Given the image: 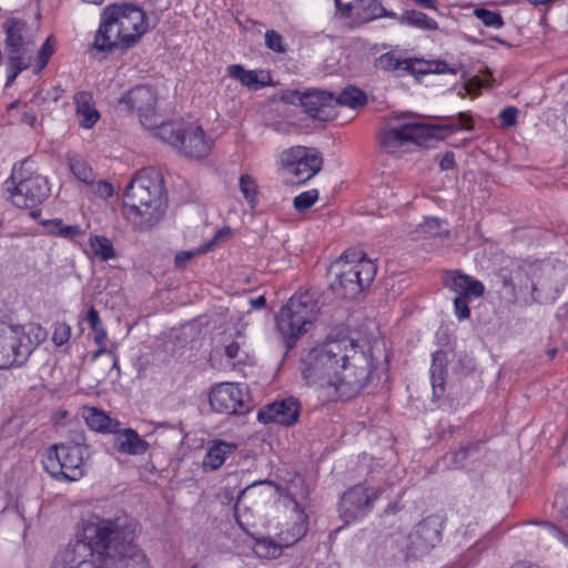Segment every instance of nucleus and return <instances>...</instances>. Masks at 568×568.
Masks as SVG:
<instances>
[{"mask_svg":"<svg viewBox=\"0 0 568 568\" xmlns=\"http://www.w3.org/2000/svg\"><path fill=\"white\" fill-rule=\"evenodd\" d=\"M77 536H82L97 550L98 561L113 568H148V558L134 542V528L120 518L90 514L81 520Z\"/></svg>","mask_w":568,"mask_h":568,"instance_id":"obj_1","label":"nucleus"},{"mask_svg":"<svg viewBox=\"0 0 568 568\" xmlns=\"http://www.w3.org/2000/svg\"><path fill=\"white\" fill-rule=\"evenodd\" d=\"M164 181L159 171L144 168L123 191V215L139 231H149L164 216Z\"/></svg>","mask_w":568,"mask_h":568,"instance_id":"obj_2","label":"nucleus"},{"mask_svg":"<svg viewBox=\"0 0 568 568\" xmlns=\"http://www.w3.org/2000/svg\"><path fill=\"white\" fill-rule=\"evenodd\" d=\"M321 311L320 295L315 290L296 292L275 316L276 329L286 353L308 332Z\"/></svg>","mask_w":568,"mask_h":568,"instance_id":"obj_3","label":"nucleus"},{"mask_svg":"<svg viewBox=\"0 0 568 568\" xmlns=\"http://www.w3.org/2000/svg\"><path fill=\"white\" fill-rule=\"evenodd\" d=\"M377 363L371 346L354 353L343 354L336 369L334 398L349 400L363 392L373 381Z\"/></svg>","mask_w":568,"mask_h":568,"instance_id":"obj_4","label":"nucleus"},{"mask_svg":"<svg viewBox=\"0 0 568 568\" xmlns=\"http://www.w3.org/2000/svg\"><path fill=\"white\" fill-rule=\"evenodd\" d=\"M3 185L9 194L8 199L20 209L37 207L51 194L49 180L36 172L31 158L14 163Z\"/></svg>","mask_w":568,"mask_h":568,"instance_id":"obj_5","label":"nucleus"},{"mask_svg":"<svg viewBox=\"0 0 568 568\" xmlns=\"http://www.w3.org/2000/svg\"><path fill=\"white\" fill-rule=\"evenodd\" d=\"M338 267L336 278L331 283L333 293L344 300L356 298L375 278L376 265L367 258L365 253L345 251L343 255L332 264V268Z\"/></svg>","mask_w":568,"mask_h":568,"instance_id":"obj_6","label":"nucleus"},{"mask_svg":"<svg viewBox=\"0 0 568 568\" xmlns=\"http://www.w3.org/2000/svg\"><path fill=\"white\" fill-rule=\"evenodd\" d=\"M91 454V448L53 444L42 455L43 469L57 480L77 481L87 474Z\"/></svg>","mask_w":568,"mask_h":568,"instance_id":"obj_7","label":"nucleus"},{"mask_svg":"<svg viewBox=\"0 0 568 568\" xmlns=\"http://www.w3.org/2000/svg\"><path fill=\"white\" fill-rule=\"evenodd\" d=\"M338 347L317 344L301 356L300 373L307 386L327 387L334 390L336 369L341 358L334 353Z\"/></svg>","mask_w":568,"mask_h":568,"instance_id":"obj_8","label":"nucleus"},{"mask_svg":"<svg viewBox=\"0 0 568 568\" xmlns=\"http://www.w3.org/2000/svg\"><path fill=\"white\" fill-rule=\"evenodd\" d=\"M156 136L190 159L206 158L213 145L201 125L163 123L158 128Z\"/></svg>","mask_w":568,"mask_h":568,"instance_id":"obj_9","label":"nucleus"},{"mask_svg":"<svg viewBox=\"0 0 568 568\" xmlns=\"http://www.w3.org/2000/svg\"><path fill=\"white\" fill-rule=\"evenodd\" d=\"M285 183L304 184L316 175L323 166V156L315 149L302 145L284 150L280 158Z\"/></svg>","mask_w":568,"mask_h":568,"instance_id":"obj_10","label":"nucleus"},{"mask_svg":"<svg viewBox=\"0 0 568 568\" xmlns=\"http://www.w3.org/2000/svg\"><path fill=\"white\" fill-rule=\"evenodd\" d=\"M116 17L118 36H123L124 47L132 49L138 44L142 36L149 31V18L146 12L133 2H114L108 4Z\"/></svg>","mask_w":568,"mask_h":568,"instance_id":"obj_11","label":"nucleus"},{"mask_svg":"<svg viewBox=\"0 0 568 568\" xmlns=\"http://www.w3.org/2000/svg\"><path fill=\"white\" fill-rule=\"evenodd\" d=\"M209 403L217 414L245 415L252 408L247 387L239 383L213 385L209 393Z\"/></svg>","mask_w":568,"mask_h":568,"instance_id":"obj_12","label":"nucleus"},{"mask_svg":"<svg viewBox=\"0 0 568 568\" xmlns=\"http://www.w3.org/2000/svg\"><path fill=\"white\" fill-rule=\"evenodd\" d=\"M379 495V489L369 486L366 481L349 487L339 498V517L345 524L363 519L373 510Z\"/></svg>","mask_w":568,"mask_h":568,"instance_id":"obj_13","label":"nucleus"},{"mask_svg":"<svg viewBox=\"0 0 568 568\" xmlns=\"http://www.w3.org/2000/svg\"><path fill=\"white\" fill-rule=\"evenodd\" d=\"M443 538V525L438 516H427L407 536L405 558L418 559L428 555Z\"/></svg>","mask_w":568,"mask_h":568,"instance_id":"obj_14","label":"nucleus"},{"mask_svg":"<svg viewBox=\"0 0 568 568\" xmlns=\"http://www.w3.org/2000/svg\"><path fill=\"white\" fill-rule=\"evenodd\" d=\"M158 103L156 90L150 84H138L128 90L118 102L119 108L136 112L143 125H153Z\"/></svg>","mask_w":568,"mask_h":568,"instance_id":"obj_15","label":"nucleus"},{"mask_svg":"<svg viewBox=\"0 0 568 568\" xmlns=\"http://www.w3.org/2000/svg\"><path fill=\"white\" fill-rule=\"evenodd\" d=\"M20 335V325L0 322V369L20 367L27 362V344Z\"/></svg>","mask_w":568,"mask_h":568,"instance_id":"obj_16","label":"nucleus"},{"mask_svg":"<svg viewBox=\"0 0 568 568\" xmlns=\"http://www.w3.org/2000/svg\"><path fill=\"white\" fill-rule=\"evenodd\" d=\"M116 17L109 6L104 7L100 13L99 28L95 31L92 49L101 53L119 52L126 53L130 48L122 43L123 36L118 33Z\"/></svg>","mask_w":568,"mask_h":568,"instance_id":"obj_17","label":"nucleus"},{"mask_svg":"<svg viewBox=\"0 0 568 568\" xmlns=\"http://www.w3.org/2000/svg\"><path fill=\"white\" fill-rule=\"evenodd\" d=\"M301 412L302 404L300 399L287 396L264 405L257 413V420L265 425L275 423L291 427L298 422Z\"/></svg>","mask_w":568,"mask_h":568,"instance_id":"obj_18","label":"nucleus"},{"mask_svg":"<svg viewBox=\"0 0 568 568\" xmlns=\"http://www.w3.org/2000/svg\"><path fill=\"white\" fill-rule=\"evenodd\" d=\"M303 110L314 120L333 121L337 116L335 95L328 91L310 89L305 91Z\"/></svg>","mask_w":568,"mask_h":568,"instance_id":"obj_19","label":"nucleus"},{"mask_svg":"<svg viewBox=\"0 0 568 568\" xmlns=\"http://www.w3.org/2000/svg\"><path fill=\"white\" fill-rule=\"evenodd\" d=\"M2 29L6 34V52L24 54L28 51V47L34 43L31 28L24 19L18 17L7 18L2 23Z\"/></svg>","mask_w":568,"mask_h":568,"instance_id":"obj_20","label":"nucleus"},{"mask_svg":"<svg viewBox=\"0 0 568 568\" xmlns=\"http://www.w3.org/2000/svg\"><path fill=\"white\" fill-rule=\"evenodd\" d=\"M113 448L121 454L139 456L145 454L150 447V444L133 428L118 426V433H113Z\"/></svg>","mask_w":568,"mask_h":568,"instance_id":"obj_21","label":"nucleus"},{"mask_svg":"<svg viewBox=\"0 0 568 568\" xmlns=\"http://www.w3.org/2000/svg\"><path fill=\"white\" fill-rule=\"evenodd\" d=\"M237 446L223 439H214L210 442L206 454L202 460V469L205 473L220 469L225 460L234 454Z\"/></svg>","mask_w":568,"mask_h":568,"instance_id":"obj_22","label":"nucleus"},{"mask_svg":"<svg viewBox=\"0 0 568 568\" xmlns=\"http://www.w3.org/2000/svg\"><path fill=\"white\" fill-rule=\"evenodd\" d=\"M406 142L428 148L432 141L443 140V129L437 124L420 122L404 123Z\"/></svg>","mask_w":568,"mask_h":568,"instance_id":"obj_23","label":"nucleus"},{"mask_svg":"<svg viewBox=\"0 0 568 568\" xmlns=\"http://www.w3.org/2000/svg\"><path fill=\"white\" fill-rule=\"evenodd\" d=\"M376 69L384 72H392L396 77L410 74L415 77L416 61L415 58H399L394 52H386L375 59L374 63Z\"/></svg>","mask_w":568,"mask_h":568,"instance_id":"obj_24","label":"nucleus"},{"mask_svg":"<svg viewBox=\"0 0 568 568\" xmlns=\"http://www.w3.org/2000/svg\"><path fill=\"white\" fill-rule=\"evenodd\" d=\"M501 282L504 288L508 290L514 297L517 298L530 291L532 300L535 302L539 301L536 284L528 277L524 270L517 268L510 272L509 275L503 274Z\"/></svg>","mask_w":568,"mask_h":568,"instance_id":"obj_25","label":"nucleus"},{"mask_svg":"<svg viewBox=\"0 0 568 568\" xmlns=\"http://www.w3.org/2000/svg\"><path fill=\"white\" fill-rule=\"evenodd\" d=\"M95 557L97 550L82 536H78L75 542L70 545L65 552V560L70 568H82L83 566L94 568Z\"/></svg>","mask_w":568,"mask_h":568,"instance_id":"obj_26","label":"nucleus"},{"mask_svg":"<svg viewBox=\"0 0 568 568\" xmlns=\"http://www.w3.org/2000/svg\"><path fill=\"white\" fill-rule=\"evenodd\" d=\"M73 101L79 125L83 129L93 128L100 119V113L94 106L92 94L87 91L77 92Z\"/></svg>","mask_w":568,"mask_h":568,"instance_id":"obj_27","label":"nucleus"},{"mask_svg":"<svg viewBox=\"0 0 568 568\" xmlns=\"http://www.w3.org/2000/svg\"><path fill=\"white\" fill-rule=\"evenodd\" d=\"M448 356L443 349L432 354L430 379L434 398H440L445 393V384L448 375Z\"/></svg>","mask_w":568,"mask_h":568,"instance_id":"obj_28","label":"nucleus"},{"mask_svg":"<svg viewBox=\"0 0 568 568\" xmlns=\"http://www.w3.org/2000/svg\"><path fill=\"white\" fill-rule=\"evenodd\" d=\"M82 416L88 427L101 434L118 433V426L121 423L118 419L111 418L105 412L97 407H83Z\"/></svg>","mask_w":568,"mask_h":568,"instance_id":"obj_29","label":"nucleus"},{"mask_svg":"<svg viewBox=\"0 0 568 568\" xmlns=\"http://www.w3.org/2000/svg\"><path fill=\"white\" fill-rule=\"evenodd\" d=\"M321 344L323 346L329 344L338 347L334 353H338L339 358L343 357V354H349L365 348L349 336V329L347 326H337L333 328Z\"/></svg>","mask_w":568,"mask_h":568,"instance_id":"obj_30","label":"nucleus"},{"mask_svg":"<svg viewBox=\"0 0 568 568\" xmlns=\"http://www.w3.org/2000/svg\"><path fill=\"white\" fill-rule=\"evenodd\" d=\"M440 278L444 287L454 292L456 295L463 291L475 293L477 284L483 283L481 281L465 274L462 270H445L442 273Z\"/></svg>","mask_w":568,"mask_h":568,"instance_id":"obj_31","label":"nucleus"},{"mask_svg":"<svg viewBox=\"0 0 568 568\" xmlns=\"http://www.w3.org/2000/svg\"><path fill=\"white\" fill-rule=\"evenodd\" d=\"M40 224L44 227L47 235L61 237L70 242H74L85 234V231L79 224L65 225L61 219L41 220Z\"/></svg>","mask_w":568,"mask_h":568,"instance_id":"obj_32","label":"nucleus"},{"mask_svg":"<svg viewBox=\"0 0 568 568\" xmlns=\"http://www.w3.org/2000/svg\"><path fill=\"white\" fill-rule=\"evenodd\" d=\"M295 509L298 511L296 521L278 535L280 540H282L286 548L301 540L308 530V516L301 508V505L297 501H295Z\"/></svg>","mask_w":568,"mask_h":568,"instance_id":"obj_33","label":"nucleus"},{"mask_svg":"<svg viewBox=\"0 0 568 568\" xmlns=\"http://www.w3.org/2000/svg\"><path fill=\"white\" fill-rule=\"evenodd\" d=\"M355 7L358 18L365 22L378 18H397L396 12L384 8L382 0H357Z\"/></svg>","mask_w":568,"mask_h":568,"instance_id":"obj_34","label":"nucleus"},{"mask_svg":"<svg viewBox=\"0 0 568 568\" xmlns=\"http://www.w3.org/2000/svg\"><path fill=\"white\" fill-rule=\"evenodd\" d=\"M394 19L397 20L402 26H408L412 28L429 31H435L438 29V23L436 20L428 17L426 13L414 9L405 10L400 16L397 14V18Z\"/></svg>","mask_w":568,"mask_h":568,"instance_id":"obj_35","label":"nucleus"},{"mask_svg":"<svg viewBox=\"0 0 568 568\" xmlns=\"http://www.w3.org/2000/svg\"><path fill=\"white\" fill-rule=\"evenodd\" d=\"M227 75L237 80L242 85L248 89H263L267 85L266 81L258 80L257 72L254 70H245L242 64H231L226 69Z\"/></svg>","mask_w":568,"mask_h":568,"instance_id":"obj_36","label":"nucleus"},{"mask_svg":"<svg viewBox=\"0 0 568 568\" xmlns=\"http://www.w3.org/2000/svg\"><path fill=\"white\" fill-rule=\"evenodd\" d=\"M4 64L7 72L4 88H9L14 83L17 77L21 72L30 68V60L27 59L23 53L7 52V60Z\"/></svg>","mask_w":568,"mask_h":568,"instance_id":"obj_37","label":"nucleus"},{"mask_svg":"<svg viewBox=\"0 0 568 568\" xmlns=\"http://www.w3.org/2000/svg\"><path fill=\"white\" fill-rule=\"evenodd\" d=\"M335 101L336 108L343 105L356 110L367 104V95L362 89L348 85L343 89L337 97H335Z\"/></svg>","mask_w":568,"mask_h":568,"instance_id":"obj_38","label":"nucleus"},{"mask_svg":"<svg viewBox=\"0 0 568 568\" xmlns=\"http://www.w3.org/2000/svg\"><path fill=\"white\" fill-rule=\"evenodd\" d=\"M284 547L282 540L275 541L271 537H261L255 539L253 551L258 558L276 559L282 556Z\"/></svg>","mask_w":568,"mask_h":568,"instance_id":"obj_39","label":"nucleus"},{"mask_svg":"<svg viewBox=\"0 0 568 568\" xmlns=\"http://www.w3.org/2000/svg\"><path fill=\"white\" fill-rule=\"evenodd\" d=\"M20 333L23 344H28L26 345L28 361L32 352L45 339L47 331L40 325L30 324L28 329H26V326L20 325Z\"/></svg>","mask_w":568,"mask_h":568,"instance_id":"obj_40","label":"nucleus"},{"mask_svg":"<svg viewBox=\"0 0 568 568\" xmlns=\"http://www.w3.org/2000/svg\"><path fill=\"white\" fill-rule=\"evenodd\" d=\"M416 72L415 78L419 79L423 75L435 73V74H444L452 73L456 74L458 72L457 68L449 67L446 61L435 60V61H426L423 59H416Z\"/></svg>","mask_w":568,"mask_h":568,"instance_id":"obj_41","label":"nucleus"},{"mask_svg":"<svg viewBox=\"0 0 568 568\" xmlns=\"http://www.w3.org/2000/svg\"><path fill=\"white\" fill-rule=\"evenodd\" d=\"M89 244L92 254L101 261H109L116 256L112 242L103 235H91Z\"/></svg>","mask_w":568,"mask_h":568,"instance_id":"obj_42","label":"nucleus"},{"mask_svg":"<svg viewBox=\"0 0 568 568\" xmlns=\"http://www.w3.org/2000/svg\"><path fill=\"white\" fill-rule=\"evenodd\" d=\"M406 142L404 124L384 130L379 133V143L383 148L393 152L396 148Z\"/></svg>","mask_w":568,"mask_h":568,"instance_id":"obj_43","label":"nucleus"},{"mask_svg":"<svg viewBox=\"0 0 568 568\" xmlns=\"http://www.w3.org/2000/svg\"><path fill=\"white\" fill-rule=\"evenodd\" d=\"M443 129V138H447L453 133L462 130L470 131L474 129L473 116L467 112H459L455 118H450L449 122L440 125Z\"/></svg>","mask_w":568,"mask_h":568,"instance_id":"obj_44","label":"nucleus"},{"mask_svg":"<svg viewBox=\"0 0 568 568\" xmlns=\"http://www.w3.org/2000/svg\"><path fill=\"white\" fill-rule=\"evenodd\" d=\"M69 166L72 174L84 184L94 182V172L92 168L81 158H69Z\"/></svg>","mask_w":568,"mask_h":568,"instance_id":"obj_45","label":"nucleus"},{"mask_svg":"<svg viewBox=\"0 0 568 568\" xmlns=\"http://www.w3.org/2000/svg\"><path fill=\"white\" fill-rule=\"evenodd\" d=\"M474 16L488 28L499 29L505 24L504 19L498 11L488 10L486 8H476L474 10Z\"/></svg>","mask_w":568,"mask_h":568,"instance_id":"obj_46","label":"nucleus"},{"mask_svg":"<svg viewBox=\"0 0 568 568\" xmlns=\"http://www.w3.org/2000/svg\"><path fill=\"white\" fill-rule=\"evenodd\" d=\"M320 192L317 189H312L305 192H302L293 200V207L298 213H303L311 209L315 202L318 200Z\"/></svg>","mask_w":568,"mask_h":568,"instance_id":"obj_47","label":"nucleus"},{"mask_svg":"<svg viewBox=\"0 0 568 568\" xmlns=\"http://www.w3.org/2000/svg\"><path fill=\"white\" fill-rule=\"evenodd\" d=\"M240 190L243 193L244 199L248 203V205L254 209L256 205V195H257V185L255 180L247 175L243 174L240 178Z\"/></svg>","mask_w":568,"mask_h":568,"instance_id":"obj_48","label":"nucleus"},{"mask_svg":"<svg viewBox=\"0 0 568 568\" xmlns=\"http://www.w3.org/2000/svg\"><path fill=\"white\" fill-rule=\"evenodd\" d=\"M55 445H68L69 447L77 448H91L87 443L84 430L80 427H70L65 440L57 443Z\"/></svg>","mask_w":568,"mask_h":568,"instance_id":"obj_49","label":"nucleus"},{"mask_svg":"<svg viewBox=\"0 0 568 568\" xmlns=\"http://www.w3.org/2000/svg\"><path fill=\"white\" fill-rule=\"evenodd\" d=\"M54 53V38L52 36L48 37L47 40L42 43L37 59V72L42 71L52 54Z\"/></svg>","mask_w":568,"mask_h":568,"instance_id":"obj_50","label":"nucleus"},{"mask_svg":"<svg viewBox=\"0 0 568 568\" xmlns=\"http://www.w3.org/2000/svg\"><path fill=\"white\" fill-rule=\"evenodd\" d=\"M71 337V327L65 322H55L53 324L52 342L55 346L65 345Z\"/></svg>","mask_w":568,"mask_h":568,"instance_id":"obj_51","label":"nucleus"},{"mask_svg":"<svg viewBox=\"0 0 568 568\" xmlns=\"http://www.w3.org/2000/svg\"><path fill=\"white\" fill-rule=\"evenodd\" d=\"M265 45L276 53L286 52V44L284 43L283 37L276 30H267L265 32Z\"/></svg>","mask_w":568,"mask_h":568,"instance_id":"obj_52","label":"nucleus"},{"mask_svg":"<svg viewBox=\"0 0 568 568\" xmlns=\"http://www.w3.org/2000/svg\"><path fill=\"white\" fill-rule=\"evenodd\" d=\"M232 236V229L230 226H223L222 229L217 230L214 234V236L206 242L204 245H202L201 251L203 253H207L213 251L221 242H224L225 240L230 239Z\"/></svg>","mask_w":568,"mask_h":568,"instance_id":"obj_53","label":"nucleus"},{"mask_svg":"<svg viewBox=\"0 0 568 568\" xmlns=\"http://www.w3.org/2000/svg\"><path fill=\"white\" fill-rule=\"evenodd\" d=\"M519 110L516 106H506L499 113V120L503 128H513L517 123Z\"/></svg>","mask_w":568,"mask_h":568,"instance_id":"obj_54","label":"nucleus"},{"mask_svg":"<svg viewBox=\"0 0 568 568\" xmlns=\"http://www.w3.org/2000/svg\"><path fill=\"white\" fill-rule=\"evenodd\" d=\"M305 92L286 90L281 94V101L286 104L301 105L303 108Z\"/></svg>","mask_w":568,"mask_h":568,"instance_id":"obj_55","label":"nucleus"},{"mask_svg":"<svg viewBox=\"0 0 568 568\" xmlns=\"http://www.w3.org/2000/svg\"><path fill=\"white\" fill-rule=\"evenodd\" d=\"M454 313L459 321L468 320L471 315L469 304L466 303L462 297H455L453 301Z\"/></svg>","mask_w":568,"mask_h":568,"instance_id":"obj_56","label":"nucleus"},{"mask_svg":"<svg viewBox=\"0 0 568 568\" xmlns=\"http://www.w3.org/2000/svg\"><path fill=\"white\" fill-rule=\"evenodd\" d=\"M50 99L55 101L58 97L52 95L49 91L44 94L43 90H37L32 93V97L30 98L29 102L38 106H43Z\"/></svg>","mask_w":568,"mask_h":568,"instance_id":"obj_57","label":"nucleus"},{"mask_svg":"<svg viewBox=\"0 0 568 568\" xmlns=\"http://www.w3.org/2000/svg\"><path fill=\"white\" fill-rule=\"evenodd\" d=\"M423 227L430 236H443L442 221L439 219L427 220Z\"/></svg>","mask_w":568,"mask_h":568,"instance_id":"obj_58","label":"nucleus"},{"mask_svg":"<svg viewBox=\"0 0 568 568\" xmlns=\"http://www.w3.org/2000/svg\"><path fill=\"white\" fill-rule=\"evenodd\" d=\"M470 457V454L466 449L465 445H460V447L455 450L452 455V464L458 468L463 467L465 460Z\"/></svg>","mask_w":568,"mask_h":568,"instance_id":"obj_59","label":"nucleus"},{"mask_svg":"<svg viewBox=\"0 0 568 568\" xmlns=\"http://www.w3.org/2000/svg\"><path fill=\"white\" fill-rule=\"evenodd\" d=\"M334 4L341 19L349 18L353 9L356 8L352 2L344 3L342 0H334Z\"/></svg>","mask_w":568,"mask_h":568,"instance_id":"obj_60","label":"nucleus"},{"mask_svg":"<svg viewBox=\"0 0 568 568\" xmlns=\"http://www.w3.org/2000/svg\"><path fill=\"white\" fill-rule=\"evenodd\" d=\"M193 257L194 253L191 251L179 252L174 257V265L176 268L183 270Z\"/></svg>","mask_w":568,"mask_h":568,"instance_id":"obj_61","label":"nucleus"},{"mask_svg":"<svg viewBox=\"0 0 568 568\" xmlns=\"http://www.w3.org/2000/svg\"><path fill=\"white\" fill-rule=\"evenodd\" d=\"M485 293V285L484 283L477 284V290L475 293H469L468 291H463L459 294L456 295V297H462L466 303H470L473 298L481 297Z\"/></svg>","mask_w":568,"mask_h":568,"instance_id":"obj_62","label":"nucleus"},{"mask_svg":"<svg viewBox=\"0 0 568 568\" xmlns=\"http://www.w3.org/2000/svg\"><path fill=\"white\" fill-rule=\"evenodd\" d=\"M456 166L455 153L447 151L439 161V168L442 171L453 170Z\"/></svg>","mask_w":568,"mask_h":568,"instance_id":"obj_63","label":"nucleus"},{"mask_svg":"<svg viewBox=\"0 0 568 568\" xmlns=\"http://www.w3.org/2000/svg\"><path fill=\"white\" fill-rule=\"evenodd\" d=\"M97 193L102 199H109L113 195V185L108 181H99L97 184Z\"/></svg>","mask_w":568,"mask_h":568,"instance_id":"obj_64","label":"nucleus"}]
</instances>
